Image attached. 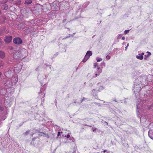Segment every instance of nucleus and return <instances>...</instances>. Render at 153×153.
Segmentation results:
<instances>
[{
  "instance_id": "nucleus-37",
  "label": "nucleus",
  "mask_w": 153,
  "mask_h": 153,
  "mask_svg": "<svg viewBox=\"0 0 153 153\" xmlns=\"http://www.w3.org/2000/svg\"><path fill=\"white\" fill-rule=\"evenodd\" d=\"M140 54H141L142 55V56H143V55L144 54V53H141Z\"/></svg>"
},
{
  "instance_id": "nucleus-35",
  "label": "nucleus",
  "mask_w": 153,
  "mask_h": 153,
  "mask_svg": "<svg viewBox=\"0 0 153 153\" xmlns=\"http://www.w3.org/2000/svg\"><path fill=\"white\" fill-rule=\"evenodd\" d=\"M96 128H95L94 129H93V132L94 131L96 130Z\"/></svg>"
},
{
  "instance_id": "nucleus-47",
  "label": "nucleus",
  "mask_w": 153,
  "mask_h": 153,
  "mask_svg": "<svg viewBox=\"0 0 153 153\" xmlns=\"http://www.w3.org/2000/svg\"><path fill=\"white\" fill-rule=\"evenodd\" d=\"M65 22V21L63 20V22Z\"/></svg>"
},
{
  "instance_id": "nucleus-16",
  "label": "nucleus",
  "mask_w": 153,
  "mask_h": 153,
  "mask_svg": "<svg viewBox=\"0 0 153 153\" xmlns=\"http://www.w3.org/2000/svg\"><path fill=\"white\" fill-rule=\"evenodd\" d=\"M11 71H8L5 73V75L7 77L8 76H10V75L11 74Z\"/></svg>"
},
{
  "instance_id": "nucleus-39",
  "label": "nucleus",
  "mask_w": 153,
  "mask_h": 153,
  "mask_svg": "<svg viewBox=\"0 0 153 153\" xmlns=\"http://www.w3.org/2000/svg\"><path fill=\"white\" fill-rule=\"evenodd\" d=\"M151 108V106H149V109H150Z\"/></svg>"
},
{
  "instance_id": "nucleus-43",
  "label": "nucleus",
  "mask_w": 153,
  "mask_h": 153,
  "mask_svg": "<svg viewBox=\"0 0 153 153\" xmlns=\"http://www.w3.org/2000/svg\"><path fill=\"white\" fill-rule=\"evenodd\" d=\"M49 68H50L51 69V66H49Z\"/></svg>"
},
{
  "instance_id": "nucleus-45",
  "label": "nucleus",
  "mask_w": 153,
  "mask_h": 153,
  "mask_svg": "<svg viewBox=\"0 0 153 153\" xmlns=\"http://www.w3.org/2000/svg\"><path fill=\"white\" fill-rule=\"evenodd\" d=\"M3 22H1L0 21V23H2Z\"/></svg>"
},
{
  "instance_id": "nucleus-10",
  "label": "nucleus",
  "mask_w": 153,
  "mask_h": 153,
  "mask_svg": "<svg viewBox=\"0 0 153 153\" xmlns=\"http://www.w3.org/2000/svg\"><path fill=\"white\" fill-rule=\"evenodd\" d=\"M12 39V37L11 36H7L5 39V41L7 43H9L11 41Z\"/></svg>"
},
{
  "instance_id": "nucleus-26",
  "label": "nucleus",
  "mask_w": 153,
  "mask_h": 153,
  "mask_svg": "<svg viewBox=\"0 0 153 153\" xmlns=\"http://www.w3.org/2000/svg\"><path fill=\"white\" fill-rule=\"evenodd\" d=\"M147 53H148V55H147V57H149L151 55V53L149 51L147 52Z\"/></svg>"
},
{
  "instance_id": "nucleus-2",
  "label": "nucleus",
  "mask_w": 153,
  "mask_h": 153,
  "mask_svg": "<svg viewBox=\"0 0 153 153\" xmlns=\"http://www.w3.org/2000/svg\"><path fill=\"white\" fill-rule=\"evenodd\" d=\"M146 77L144 76L138 77L135 80L133 90L135 94V95L136 97L139 95V92L141 88L143 87V85L146 84Z\"/></svg>"
},
{
  "instance_id": "nucleus-11",
  "label": "nucleus",
  "mask_w": 153,
  "mask_h": 153,
  "mask_svg": "<svg viewBox=\"0 0 153 153\" xmlns=\"http://www.w3.org/2000/svg\"><path fill=\"white\" fill-rule=\"evenodd\" d=\"M5 56V53L2 51H0V58H3Z\"/></svg>"
},
{
  "instance_id": "nucleus-33",
  "label": "nucleus",
  "mask_w": 153,
  "mask_h": 153,
  "mask_svg": "<svg viewBox=\"0 0 153 153\" xmlns=\"http://www.w3.org/2000/svg\"><path fill=\"white\" fill-rule=\"evenodd\" d=\"M45 137H47L48 138L49 137V136H48V134H45Z\"/></svg>"
},
{
  "instance_id": "nucleus-27",
  "label": "nucleus",
  "mask_w": 153,
  "mask_h": 153,
  "mask_svg": "<svg viewBox=\"0 0 153 153\" xmlns=\"http://www.w3.org/2000/svg\"><path fill=\"white\" fill-rule=\"evenodd\" d=\"M4 6V10H6L8 8V7L6 5H5Z\"/></svg>"
},
{
  "instance_id": "nucleus-12",
  "label": "nucleus",
  "mask_w": 153,
  "mask_h": 153,
  "mask_svg": "<svg viewBox=\"0 0 153 153\" xmlns=\"http://www.w3.org/2000/svg\"><path fill=\"white\" fill-rule=\"evenodd\" d=\"M63 132H61L60 131V130L59 131L58 133L57 134V137H59V136H60L61 134H62V135L63 137H65L66 136V135L65 134H63Z\"/></svg>"
},
{
  "instance_id": "nucleus-29",
  "label": "nucleus",
  "mask_w": 153,
  "mask_h": 153,
  "mask_svg": "<svg viewBox=\"0 0 153 153\" xmlns=\"http://www.w3.org/2000/svg\"><path fill=\"white\" fill-rule=\"evenodd\" d=\"M106 58L108 59H109L111 58V57L107 55L106 56Z\"/></svg>"
},
{
  "instance_id": "nucleus-19",
  "label": "nucleus",
  "mask_w": 153,
  "mask_h": 153,
  "mask_svg": "<svg viewBox=\"0 0 153 153\" xmlns=\"http://www.w3.org/2000/svg\"><path fill=\"white\" fill-rule=\"evenodd\" d=\"M25 3L27 4H29L32 3L31 0H25Z\"/></svg>"
},
{
  "instance_id": "nucleus-23",
  "label": "nucleus",
  "mask_w": 153,
  "mask_h": 153,
  "mask_svg": "<svg viewBox=\"0 0 153 153\" xmlns=\"http://www.w3.org/2000/svg\"><path fill=\"white\" fill-rule=\"evenodd\" d=\"M129 31H130V30H126L124 32V34H127L129 32Z\"/></svg>"
},
{
  "instance_id": "nucleus-31",
  "label": "nucleus",
  "mask_w": 153,
  "mask_h": 153,
  "mask_svg": "<svg viewBox=\"0 0 153 153\" xmlns=\"http://www.w3.org/2000/svg\"><path fill=\"white\" fill-rule=\"evenodd\" d=\"M43 89L42 88L40 89V93H42V91H43Z\"/></svg>"
},
{
  "instance_id": "nucleus-30",
  "label": "nucleus",
  "mask_w": 153,
  "mask_h": 153,
  "mask_svg": "<svg viewBox=\"0 0 153 153\" xmlns=\"http://www.w3.org/2000/svg\"><path fill=\"white\" fill-rule=\"evenodd\" d=\"M129 45V43H127V46H126V47H125V50H126V49L128 48V47Z\"/></svg>"
},
{
  "instance_id": "nucleus-36",
  "label": "nucleus",
  "mask_w": 153,
  "mask_h": 153,
  "mask_svg": "<svg viewBox=\"0 0 153 153\" xmlns=\"http://www.w3.org/2000/svg\"><path fill=\"white\" fill-rule=\"evenodd\" d=\"M126 42H123V45H124L126 44Z\"/></svg>"
},
{
  "instance_id": "nucleus-18",
  "label": "nucleus",
  "mask_w": 153,
  "mask_h": 153,
  "mask_svg": "<svg viewBox=\"0 0 153 153\" xmlns=\"http://www.w3.org/2000/svg\"><path fill=\"white\" fill-rule=\"evenodd\" d=\"M61 132H63V134H65V133H68V132H69V131H68L67 130L62 129V130H60Z\"/></svg>"
},
{
  "instance_id": "nucleus-40",
  "label": "nucleus",
  "mask_w": 153,
  "mask_h": 153,
  "mask_svg": "<svg viewBox=\"0 0 153 153\" xmlns=\"http://www.w3.org/2000/svg\"><path fill=\"white\" fill-rule=\"evenodd\" d=\"M90 85L91 86H92V84L91 83V84Z\"/></svg>"
},
{
  "instance_id": "nucleus-15",
  "label": "nucleus",
  "mask_w": 153,
  "mask_h": 153,
  "mask_svg": "<svg viewBox=\"0 0 153 153\" xmlns=\"http://www.w3.org/2000/svg\"><path fill=\"white\" fill-rule=\"evenodd\" d=\"M136 57L138 59L142 60L143 58V56L141 54H139L137 55L136 56Z\"/></svg>"
},
{
  "instance_id": "nucleus-1",
  "label": "nucleus",
  "mask_w": 153,
  "mask_h": 153,
  "mask_svg": "<svg viewBox=\"0 0 153 153\" xmlns=\"http://www.w3.org/2000/svg\"><path fill=\"white\" fill-rule=\"evenodd\" d=\"M8 78L5 79L4 81V85L5 87L6 90L5 89H1L0 90V93L2 95L4 94L6 96H9L14 91V90L12 88V86L15 85L18 82V77L17 75L12 77L11 80Z\"/></svg>"
},
{
  "instance_id": "nucleus-42",
  "label": "nucleus",
  "mask_w": 153,
  "mask_h": 153,
  "mask_svg": "<svg viewBox=\"0 0 153 153\" xmlns=\"http://www.w3.org/2000/svg\"><path fill=\"white\" fill-rule=\"evenodd\" d=\"M106 151V150H105L103 151V152H105Z\"/></svg>"
},
{
  "instance_id": "nucleus-9",
  "label": "nucleus",
  "mask_w": 153,
  "mask_h": 153,
  "mask_svg": "<svg viewBox=\"0 0 153 153\" xmlns=\"http://www.w3.org/2000/svg\"><path fill=\"white\" fill-rule=\"evenodd\" d=\"M13 42L15 44L17 45H19L22 43V40L19 37H16L13 39Z\"/></svg>"
},
{
  "instance_id": "nucleus-48",
  "label": "nucleus",
  "mask_w": 153,
  "mask_h": 153,
  "mask_svg": "<svg viewBox=\"0 0 153 153\" xmlns=\"http://www.w3.org/2000/svg\"><path fill=\"white\" fill-rule=\"evenodd\" d=\"M89 75H90V74H89L88 75V76H89Z\"/></svg>"
},
{
  "instance_id": "nucleus-8",
  "label": "nucleus",
  "mask_w": 153,
  "mask_h": 153,
  "mask_svg": "<svg viewBox=\"0 0 153 153\" xmlns=\"http://www.w3.org/2000/svg\"><path fill=\"white\" fill-rule=\"evenodd\" d=\"M97 70L96 72V74H93L91 78H94L96 77L97 76H98L100 75V74L102 72V69L99 67L97 69Z\"/></svg>"
},
{
  "instance_id": "nucleus-5",
  "label": "nucleus",
  "mask_w": 153,
  "mask_h": 153,
  "mask_svg": "<svg viewBox=\"0 0 153 153\" xmlns=\"http://www.w3.org/2000/svg\"><path fill=\"white\" fill-rule=\"evenodd\" d=\"M22 68V63H17L14 65L13 71L16 73H19L20 71Z\"/></svg>"
},
{
  "instance_id": "nucleus-3",
  "label": "nucleus",
  "mask_w": 153,
  "mask_h": 153,
  "mask_svg": "<svg viewBox=\"0 0 153 153\" xmlns=\"http://www.w3.org/2000/svg\"><path fill=\"white\" fill-rule=\"evenodd\" d=\"M146 101L143 100H142L141 99H138L136 105L137 108V114L138 116L142 112H146L145 111H146L145 110L146 108Z\"/></svg>"
},
{
  "instance_id": "nucleus-4",
  "label": "nucleus",
  "mask_w": 153,
  "mask_h": 153,
  "mask_svg": "<svg viewBox=\"0 0 153 153\" xmlns=\"http://www.w3.org/2000/svg\"><path fill=\"white\" fill-rule=\"evenodd\" d=\"M28 55V51L25 49L22 48L19 50L14 51L13 52V56L17 58L19 57L24 58Z\"/></svg>"
},
{
  "instance_id": "nucleus-34",
  "label": "nucleus",
  "mask_w": 153,
  "mask_h": 153,
  "mask_svg": "<svg viewBox=\"0 0 153 153\" xmlns=\"http://www.w3.org/2000/svg\"><path fill=\"white\" fill-rule=\"evenodd\" d=\"M125 37H122V39L123 40H125Z\"/></svg>"
},
{
  "instance_id": "nucleus-24",
  "label": "nucleus",
  "mask_w": 153,
  "mask_h": 153,
  "mask_svg": "<svg viewBox=\"0 0 153 153\" xmlns=\"http://www.w3.org/2000/svg\"><path fill=\"white\" fill-rule=\"evenodd\" d=\"M122 34H119L118 35L117 38L118 39H119L122 37Z\"/></svg>"
},
{
  "instance_id": "nucleus-17",
  "label": "nucleus",
  "mask_w": 153,
  "mask_h": 153,
  "mask_svg": "<svg viewBox=\"0 0 153 153\" xmlns=\"http://www.w3.org/2000/svg\"><path fill=\"white\" fill-rule=\"evenodd\" d=\"M92 53L91 51H88L86 53V54L89 57L92 55Z\"/></svg>"
},
{
  "instance_id": "nucleus-7",
  "label": "nucleus",
  "mask_w": 153,
  "mask_h": 153,
  "mask_svg": "<svg viewBox=\"0 0 153 153\" xmlns=\"http://www.w3.org/2000/svg\"><path fill=\"white\" fill-rule=\"evenodd\" d=\"M0 113L1 114H3V116H2V115H0V117L1 119L3 120H4L6 117V114L7 111H6V108H4L1 107L0 106Z\"/></svg>"
},
{
  "instance_id": "nucleus-28",
  "label": "nucleus",
  "mask_w": 153,
  "mask_h": 153,
  "mask_svg": "<svg viewBox=\"0 0 153 153\" xmlns=\"http://www.w3.org/2000/svg\"><path fill=\"white\" fill-rule=\"evenodd\" d=\"M69 132H68V133H67V136H66L67 138H69L70 137V135L69 134Z\"/></svg>"
},
{
  "instance_id": "nucleus-25",
  "label": "nucleus",
  "mask_w": 153,
  "mask_h": 153,
  "mask_svg": "<svg viewBox=\"0 0 153 153\" xmlns=\"http://www.w3.org/2000/svg\"><path fill=\"white\" fill-rule=\"evenodd\" d=\"M4 63L1 61H0V67L2 66L3 65Z\"/></svg>"
},
{
  "instance_id": "nucleus-20",
  "label": "nucleus",
  "mask_w": 153,
  "mask_h": 153,
  "mask_svg": "<svg viewBox=\"0 0 153 153\" xmlns=\"http://www.w3.org/2000/svg\"><path fill=\"white\" fill-rule=\"evenodd\" d=\"M94 68H97L100 67L98 64L97 63H95L94 64Z\"/></svg>"
},
{
  "instance_id": "nucleus-22",
  "label": "nucleus",
  "mask_w": 153,
  "mask_h": 153,
  "mask_svg": "<svg viewBox=\"0 0 153 153\" xmlns=\"http://www.w3.org/2000/svg\"><path fill=\"white\" fill-rule=\"evenodd\" d=\"M151 132V131H149L148 132V134L149 136L150 137V138L153 140V136H152L150 134Z\"/></svg>"
},
{
  "instance_id": "nucleus-13",
  "label": "nucleus",
  "mask_w": 153,
  "mask_h": 153,
  "mask_svg": "<svg viewBox=\"0 0 153 153\" xmlns=\"http://www.w3.org/2000/svg\"><path fill=\"white\" fill-rule=\"evenodd\" d=\"M104 89V88L102 86H100V87L99 89L96 90L95 89H93V90H92V92H94L96 91H102L103 89Z\"/></svg>"
},
{
  "instance_id": "nucleus-38",
  "label": "nucleus",
  "mask_w": 153,
  "mask_h": 153,
  "mask_svg": "<svg viewBox=\"0 0 153 153\" xmlns=\"http://www.w3.org/2000/svg\"><path fill=\"white\" fill-rule=\"evenodd\" d=\"M73 139V138L72 137L70 138V140H72V139Z\"/></svg>"
},
{
  "instance_id": "nucleus-46",
  "label": "nucleus",
  "mask_w": 153,
  "mask_h": 153,
  "mask_svg": "<svg viewBox=\"0 0 153 153\" xmlns=\"http://www.w3.org/2000/svg\"><path fill=\"white\" fill-rule=\"evenodd\" d=\"M65 22V21L63 20V22Z\"/></svg>"
},
{
  "instance_id": "nucleus-44",
  "label": "nucleus",
  "mask_w": 153,
  "mask_h": 153,
  "mask_svg": "<svg viewBox=\"0 0 153 153\" xmlns=\"http://www.w3.org/2000/svg\"><path fill=\"white\" fill-rule=\"evenodd\" d=\"M42 100H43V101H44V99H43Z\"/></svg>"
},
{
  "instance_id": "nucleus-21",
  "label": "nucleus",
  "mask_w": 153,
  "mask_h": 153,
  "mask_svg": "<svg viewBox=\"0 0 153 153\" xmlns=\"http://www.w3.org/2000/svg\"><path fill=\"white\" fill-rule=\"evenodd\" d=\"M96 60L97 62H100L101 61H102V58H99V57H97L96 58Z\"/></svg>"
},
{
  "instance_id": "nucleus-32",
  "label": "nucleus",
  "mask_w": 153,
  "mask_h": 153,
  "mask_svg": "<svg viewBox=\"0 0 153 153\" xmlns=\"http://www.w3.org/2000/svg\"><path fill=\"white\" fill-rule=\"evenodd\" d=\"M29 131H27L25 133V135H27V134H28V133H29Z\"/></svg>"
},
{
  "instance_id": "nucleus-14",
  "label": "nucleus",
  "mask_w": 153,
  "mask_h": 153,
  "mask_svg": "<svg viewBox=\"0 0 153 153\" xmlns=\"http://www.w3.org/2000/svg\"><path fill=\"white\" fill-rule=\"evenodd\" d=\"M89 57L88 55H85L82 62H85L89 59Z\"/></svg>"
},
{
  "instance_id": "nucleus-6",
  "label": "nucleus",
  "mask_w": 153,
  "mask_h": 153,
  "mask_svg": "<svg viewBox=\"0 0 153 153\" xmlns=\"http://www.w3.org/2000/svg\"><path fill=\"white\" fill-rule=\"evenodd\" d=\"M48 76L44 74H41L39 75L38 78L39 81L42 83L45 82L47 81V78Z\"/></svg>"
},
{
  "instance_id": "nucleus-41",
  "label": "nucleus",
  "mask_w": 153,
  "mask_h": 153,
  "mask_svg": "<svg viewBox=\"0 0 153 153\" xmlns=\"http://www.w3.org/2000/svg\"><path fill=\"white\" fill-rule=\"evenodd\" d=\"M43 94H44V97H45V93H43Z\"/></svg>"
}]
</instances>
